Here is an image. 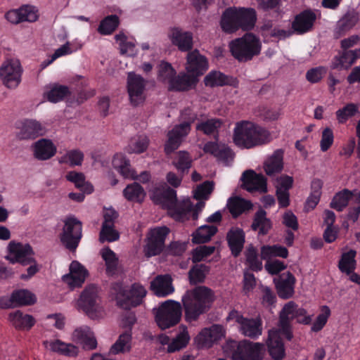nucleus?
I'll use <instances>...</instances> for the list:
<instances>
[{
  "label": "nucleus",
  "instance_id": "nucleus-16",
  "mask_svg": "<svg viewBox=\"0 0 360 360\" xmlns=\"http://www.w3.org/2000/svg\"><path fill=\"white\" fill-rule=\"evenodd\" d=\"M316 20V13L311 9H306L296 15L292 22V29L297 34L310 32Z\"/></svg>",
  "mask_w": 360,
  "mask_h": 360
},
{
  "label": "nucleus",
  "instance_id": "nucleus-62",
  "mask_svg": "<svg viewBox=\"0 0 360 360\" xmlns=\"http://www.w3.org/2000/svg\"><path fill=\"white\" fill-rule=\"evenodd\" d=\"M286 304H291L292 307L290 319L295 318L300 323L309 325L311 322V316L307 315V311L303 308H299L294 302H289Z\"/></svg>",
  "mask_w": 360,
  "mask_h": 360
},
{
  "label": "nucleus",
  "instance_id": "nucleus-12",
  "mask_svg": "<svg viewBox=\"0 0 360 360\" xmlns=\"http://www.w3.org/2000/svg\"><path fill=\"white\" fill-rule=\"evenodd\" d=\"M146 87V80L139 75L129 72L127 77V92L131 103L137 106L145 100L143 92Z\"/></svg>",
  "mask_w": 360,
  "mask_h": 360
},
{
  "label": "nucleus",
  "instance_id": "nucleus-17",
  "mask_svg": "<svg viewBox=\"0 0 360 360\" xmlns=\"http://www.w3.org/2000/svg\"><path fill=\"white\" fill-rule=\"evenodd\" d=\"M295 277L290 271L283 273L278 278H275L274 283L278 297L284 300L291 298L295 293Z\"/></svg>",
  "mask_w": 360,
  "mask_h": 360
},
{
  "label": "nucleus",
  "instance_id": "nucleus-55",
  "mask_svg": "<svg viewBox=\"0 0 360 360\" xmlns=\"http://www.w3.org/2000/svg\"><path fill=\"white\" fill-rule=\"evenodd\" d=\"M84 153L79 149L67 151L59 160L60 164H69L71 167L80 166L84 160Z\"/></svg>",
  "mask_w": 360,
  "mask_h": 360
},
{
  "label": "nucleus",
  "instance_id": "nucleus-2",
  "mask_svg": "<svg viewBox=\"0 0 360 360\" xmlns=\"http://www.w3.org/2000/svg\"><path fill=\"white\" fill-rule=\"evenodd\" d=\"M270 141L271 134L267 129L250 122L238 123L234 129L233 141L240 148L249 149Z\"/></svg>",
  "mask_w": 360,
  "mask_h": 360
},
{
  "label": "nucleus",
  "instance_id": "nucleus-26",
  "mask_svg": "<svg viewBox=\"0 0 360 360\" xmlns=\"http://www.w3.org/2000/svg\"><path fill=\"white\" fill-rule=\"evenodd\" d=\"M198 82V79L190 73L179 72L176 74L168 90L171 91H186L194 88Z\"/></svg>",
  "mask_w": 360,
  "mask_h": 360
},
{
  "label": "nucleus",
  "instance_id": "nucleus-63",
  "mask_svg": "<svg viewBox=\"0 0 360 360\" xmlns=\"http://www.w3.org/2000/svg\"><path fill=\"white\" fill-rule=\"evenodd\" d=\"M246 262L250 269L254 271L262 269V261L258 258L257 250L254 247H250L246 252Z\"/></svg>",
  "mask_w": 360,
  "mask_h": 360
},
{
  "label": "nucleus",
  "instance_id": "nucleus-58",
  "mask_svg": "<svg viewBox=\"0 0 360 360\" xmlns=\"http://www.w3.org/2000/svg\"><path fill=\"white\" fill-rule=\"evenodd\" d=\"M193 210V205L189 200H184L182 202L176 203L175 207L170 210L173 215L179 220L184 221L188 219Z\"/></svg>",
  "mask_w": 360,
  "mask_h": 360
},
{
  "label": "nucleus",
  "instance_id": "nucleus-41",
  "mask_svg": "<svg viewBox=\"0 0 360 360\" xmlns=\"http://www.w3.org/2000/svg\"><path fill=\"white\" fill-rule=\"evenodd\" d=\"M218 229L215 226L203 225L199 227L193 234L192 242L195 244H202L209 242L216 234Z\"/></svg>",
  "mask_w": 360,
  "mask_h": 360
},
{
  "label": "nucleus",
  "instance_id": "nucleus-33",
  "mask_svg": "<svg viewBox=\"0 0 360 360\" xmlns=\"http://www.w3.org/2000/svg\"><path fill=\"white\" fill-rule=\"evenodd\" d=\"M252 206L251 201L239 196L231 197L227 202L229 211L234 219L238 218L243 213L252 210Z\"/></svg>",
  "mask_w": 360,
  "mask_h": 360
},
{
  "label": "nucleus",
  "instance_id": "nucleus-21",
  "mask_svg": "<svg viewBox=\"0 0 360 360\" xmlns=\"http://www.w3.org/2000/svg\"><path fill=\"white\" fill-rule=\"evenodd\" d=\"M98 300V290L94 285L86 287L82 292L77 302L78 307L86 314L96 311Z\"/></svg>",
  "mask_w": 360,
  "mask_h": 360
},
{
  "label": "nucleus",
  "instance_id": "nucleus-57",
  "mask_svg": "<svg viewBox=\"0 0 360 360\" xmlns=\"http://www.w3.org/2000/svg\"><path fill=\"white\" fill-rule=\"evenodd\" d=\"M70 94V91L68 86L60 84H55L46 93V96L49 101L51 103H57L62 101Z\"/></svg>",
  "mask_w": 360,
  "mask_h": 360
},
{
  "label": "nucleus",
  "instance_id": "nucleus-10",
  "mask_svg": "<svg viewBox=\"0 0 360 360\" xmlns=\"http://www.w3.org/2000/svg\"><path fill=\"white\" fill-rule=\"evenodd\" d=\"M10 257L8 259L12 264L19 263L22 266H27L34 262V252L32 246L28 244H22L12 240L8 245Z\"/></svg>",
  "mask_w": 360,
  "mask_h": 360
},
{
  "label": "nucleus",
  "instance_id": "nucleus-6",
  "mask_svg": "<svg viewBox=\"0 0 360 360\" xmlns=\"http://www.w3.org/2000/svg\"><path fill=\"white\" fill-rule=\"evenodd\" d=\"M116 293L117 306L123 309L129 310L136 307L143 302L147 291L139 283H133L129 288L118 286Z\"/></svg>",
  "mask_w": 360,
  "mask_h": 360
},
{
  "label": "nucleus",
  "instance_id": "nucleus-61",
  "mask_svg": "<svg viewBox=\"0 0 360 360\" xmlns=\"http://www.w3.org/2000/svg\"><path fill=\"white\" fill-rule=\"evenodd\" d=\"M331 311L328 306H321V313L317 316L315 321L313 323L312 326L311 328V330L315 333L321 330L326 326Z\"/></svg>",
  "mask_w": 360,
  "mask_h": 360
},
{
  "label": "nucleus",
  "instance_id": "nucleus-9",
  "mask_svg": "<svg viewBox=\"0 0 360 360\" xmlns=\"http://www.w3.org/2000/svg\"><path fill=\"white\" fill-rule=\"evenodd\" d=\"M22 67L18 60L11 59L4 62L0 68V78L9 89L17 87L21 81Z\"/></svg>",
  "mask_w": 360,
  "mask_h": 360
},
{
  "label": "nucleus",
  "instance_id": "nucleus-40",
  "mask_svg": "<svg viewBox=\"0 0 360 360\" xmlns=\"http://www.w3.org/2000/svg\"><path fill=\"white\" fill-rule=\"evenodd\" d=\"M146 195L143 188L136 182L128 184L123 190L124 197L131 202H141L143 201Z\"/></svg>",
  "mask_w": 360,
  "mask_h": 360
},
{
  "label": "nucleus",
  "instance_id": "nucleus-22",
  "mask_svg": "<svg viewBox=\"0 0 360 360\" xmlns=\"http://www.w3.org/2000/svg\"><path fill=\"white\" fill-rule=\"evenodd\" d=\"M226 240L231 255L237 257L240 255L244 248L245 233L239 227H232L226 233Z\"/></svg>",
  "mask_w": 360,
  "mask_h": 360
},
{
  "label": "nucleus",
  "instance_id": "nucleus-30",
  "mask_svg": "<svg viewBox=\"0 0 360 360\" xmlns=\"http://www.w3.org/2000/svg\"><path fill=\"white\" fill-rule=\"evenodd\" d=\"M292 307L291 304H285L279 319V328L278 330H271L277 331L280 337L284 336L286 340L290 341L293 337L290 326V314H292Z\"/></svg>",
  "mask_w": 360,
  "mask_h": 360
},
{
  "label": "nucleus",
  "instance_id": "nucleus-34",
  "mask_svg": "<svg viewBox=\"0 0 360 360\" xmlns=\"http://www.w3.org/2000/svg\"><path fill=\"white\" fill-rule=\"evenodd\" d=\"M5 18L13 24H18L24 21L33 22L37 20V15L27 6L22 7L18 10H11L5 14Z\"/></svg>",
  "mask_w": 360,
  "mask_h": 360
},
{
  "label": "nucleus",
  "instance_id": "nucleus-50",
  "mask_svg": "<svg viewBox=\"0 0 360 360\" xmlns=\"http://www.w3.org/2000/svg\"><path fill=\"white\" fill-rule=\"evenodd\" d=\"M356 254L355 250H350L342 255L338 264V267L342 272L350 274L354 270L356 265Z\"/></svg>",
  "mask_w": 360,
  "mask_h": 360
},
{
  "label": "nucleus",
  "instance_id": "nucleus-54",
  "mask_svg": "<svg viewBox=\"0 0 360 360\" xmlns=\"http://www.w3.org/2000/svg\"><path fill=\"white\" fill-rule=\"evenodd\" d=\"M190 336L186 327H184L183 331L179 333L168 345L167 352L169 353H173L186 347L188 344Z\"/></svg>",
  "mask_w": 360,
  "mask_h": 360
},
{
  "label": "nucleus",
  "instance_id": "nucleus-3",
  "mask_svg": "<svg viewBox=\"0 0 360 360\" xmlns=\"http://www.w3.org/2000/svg\"><path fill=\"white\" fill-rule=\"evenodd\" d=\"M231 56L238 62H248L259 55L262 49L260 39L253 33H245L229 43Z\"/></svg>",
  "mask_w": 360,
  "mask_h": 360
},
{
  "label": "nucleus",
  "instance_id": "nucleus-51",
  "mask_svg": "<svg viewBox=\"0 0 360 360\" xmlns=\"http://www.w3.org/2000/svg\"><path fill=\"white\" fill-rule=\"evenodd\" d=\"M52 351L66 356H75L78 349L72 344L65 343L60 340H56L50 344Z\"/></svg>",
  "mask_w": 360,
  "mask_h": 360
},
{
  "label": "nucleus",
  "instance_id": "nucleus-36",
  "mask_svg": "<svg viewBox=\"0 0 360 360\" xmlns=\"http://www.w3.org/2000/svg\"><path fill=\"white\" fill-rule=\"evenodd\" d=\"M283 168V151L281 150L275 151L274 154L265 161L264 165V171L269 176L280 173Z\"/></svg>",
  "mask_w": 360,
  "mask_h": 360
},
{
  "label": "nucleus",
  "instance_id": "nucleus-1",
  "mask_svg": "<svg viewBox=\"0 0 360 360\" xmlns=\"http://www.w3.org/2000/svg\"><path fill=\"white\" fill-rule=\"evenodd\" d=\"M215 300L214 292L205 285L187 290L181 297V303L172 300L162 302L155 315L158 326L165 330L176 326L181 320L182 309L187 323L197 321L207 314Z\"/></svg>",
  "mask_w": 360,
  "mask_h": 360
},
{
  "label": "nucleus",
  "instance_id": "nucleus-53",
  "mask_svg": "<svg viewBox=\"0 0 360 360\" xmlns=\"http://www.w3.org/2000/svg\"><path fill=\"white\" fill-rule=\"evenodd\" d=\"M176 74V70L169 63L162 61L159 65L158 80L164 84H167L168 86L171 84Z\"/></svg>",
  "mask_w": 360,
  "mask_h": 360
},
{
  "label": "nucleus",
  "instance_id": "nucleus-13",
  "mask_svg": "<svg viewBox=\"0 0 360 360\" xmlns=\"http://www.w3.org/2000/svg\"><path fill=\"white\" fill-rule=\"evenodd\" d=\"M264 345L248 340L237 343L235 355L241 360H262Z\"/></svg>",
  "mask_w": 360,
  "mask_h": 360
},
{
  "label": "nucleus",
  "instance_id": "nucleus-27",
  "mask_svg": "<svg viewBox=\"0 0 360 360\" xmlns=\"http://www.w3.org/2000/svg\"><path fill=\"white\" fill-rule=\"evenodd\" d=\"M266 346L268 352L274 360H282L285 356L284 344L278 332L269 331Z\"/></svg>",
  "mask_w": 360,
  "mask_h": 360
},
{
  "label": "nucleus",
  "instance_id": "nucleus-29",
  "mask_svg": "<svg viewBox=\"0 0 360 360\" xmlns=\"http://www.w3.org/2000/svg\"><path fill=\"white\" fill-rule=\"evenodd\" d=\"M239 30H252L257 21V13L252 8H237Z\"/></svg>",
  "mask_w": 360,
  "mask_h": 360
},
{
  "label": "nucleus",
  "instance_id": "nucleus-48",
  "mask_svg": "<svg viewBox=\"0 0 360 360\" xmlns=\"http://www.w3.org/2000/svg\"><path fill=\"white\" fill-rule=\"evenodd\" d=\"M288 256V249L281 245H264L261 249V257L262 259H269L275 257L287 258Z\"/></svg>",
  "mask_w": 360,
  "mask_h": 360
},
{
  "label": "nucleus",
  "instance_id": "nucleus-15",
  "mask_svg": "<svg viewBox=\"0 0 360 360\" xmlns=\"http://www.w3.org/2000/svg\"><path fill=\"white\" fill-rule=\"evenodd\" d=\"M208 68V61L205 56L201 55L198 50L189 51L186 57V70L188 73L195 75L196 78L202 75Z\"/></svg>",
  "mask_w": 360,
  "mask_h": 360
},
{
  "label": "nucleus",
  "instance_id": "nucleus-32",
  "mask_svg": "<svg viewBox=\"0 0 360 360\" xmlns=\"http://www.w3.org/2000/svg\"><path fill=\"white\" fill-rule=\"evenodd\" d=\"M272 228V222L266 217V212L260 208L255 214L251 224L252 231H258L259 235L265 236L268 234Z\"/></svg>",
  "mask_w": 360,
  "mask_h": 360
},
{
  "label": "nucleus",
  "instance_id": "nucleus-47",
  "mask_svg": "<svg viewBox=\"0 0 360 360\" xmlns=\"http://www.w3.org/2000/svg\"><path fill=\"white\" fill-rule=\"evenodd\" d=\"M352 195L353 192L347 188L338 192L333 197L330 204V207L339 212L342 211L347 206L350 200L352 199Z\"/></svg>",
  "mask_w": 360,
  "mask_h": 360
},
{
  "label": "nucleus",
  "instance_id": "nucleus-7",
  "mask_svg": "<svg viewBox=\"0 0 360 360\" xmlns=\"http://www.w3.org/2000/svg\"><path fill=\"white\" fill-rule=\"evenodd\" d=\"M227 321H234L237 325L238 331L244 336L256 340L262 333V320L259 316L248 318L244 316L240 311L233 309L226 318Z\"/></svg>",
  "mask_w": 360,
  "mask_h": 360
},
{
  "label": "nucleus",
  "instance_id": "nucleus-37",
  "mask_svg": "<svg viewBox=\"0 0 360 360\" xmlns=\"http://www.w3.org/2000/svg\"><path fill=\"white\" fill-rule=\"evenodd\" d=\"M101 257L105 261V273L108 276H113L118 272L119 259L116 254L108 247L101 250Z\"/></svg>",
  "mask_w": 360,
  "mask_h": 360
},
{
  "label": "nucleus",
  "instance_id": "nucleus-5",
  "mask_svg": "<svg viewBox=\"0 0 360 360\" xmlns=\"http://www.w3.org/2000/svg\"><path fill=\"white\" fill-rule=\"evenodd\" d=\"M60 233V240L66 249L75 252L82 238V223L74 215L66 217Z\"/></svg>",
  "mask_w": 360,
  "mask_h": 360
},
{
  "label": "nucleus",
  "instance_id": "nucleus-4",
  "mask_svg": "<svg viewBox=\"0 0 360 360\" xmlns=\"http://www.w3.org/2000/svg\"><path fill=\"white\" fill-rule=\"evenodd\" d=\"M184 121L168 131V139L165 145V151L167 154H170L176 150L182 139L186 137L191 131V125L195 122L197 115L193 113L191 110H185L182 113Z\"/></svg>",
  "mask_w": 360,
  "mask_h": 360
},
{
  "label": "nucleus",
  "instance_id": "nucleus-45",
  "mask_svg": "<svg viewBox=\"0 0 360 360\" xmlns=\"http://www.w3.org/2000/svg\"><path fill=\"white\" fill-rule=\"evenodd\" d=\"M210 270V266L204 264H194L188 271L190 284L197 285L205 281L206 275Z\"/></svg>",
  "mask_w": 360,
  "mask_h": 360
},
{
  "label": "nucleus",
  "instance_id": "nucleus-43",
  "mask_svg": "<svg viewBox=\"0 0 360 360\" xmlns=\"http://www.w3.org/2000/svg\"><path fill=\"white\" fill-rule=\"evenodd\" d=\"M223 122L219 118L208 119L205 121L199 122L196 125V130L202 131L204 134L210 136L214 135L217 139L219 129L221 128Z\"/></svg>",
  "mask_w": 360,
  "mask_h": 360
},
{
  "label": "nucleus",
  "instance_id": "nucleus-14",
  "mask_svg": "<svg viewBox=\"0 0 360 360\" xmlns=\"http://www.w3.org/2000/svg\"><path fill=\"white\" fill-rule=\"evenodd\" d=\"M240 180L242 188L249 192L259 191L267 192V179L262 174H257L252 169L245 171Z\"/></svg>",
  "mask_w": 360,
  "mask_h": 360
},
{
  "label": "nucleus",
  "instance_id": "nucleus-35",
  "mask_svg": "<svg viewBox=\"0 0 360 360\" xmlns=\"http://www.w3.org/2000/svg\"><path fill=\"white\" fill-rule=\"evenodd\" d=\"M203 150L206 153H210L219 160L228 161L232 157V150L226 146H220L216 142L208 141L203 147Z\"/></svg>",
  "mask_w": 360,
  "mask_h": 360
},
{
  "label": "nucleus",
  "instance_id": "nucleus-44",
  "mask_svg": "<svg viewBox=\"0 0 360 360\" xmlns=\"http://www.w3.org/2000/svg\"><path fill=\"white\" fill-rule=\"evenodd\" d=\"M172 164L180 174L185 175L188 173L192 166V159L188 153L179 151L173 159Z\"/></svg>",
  "mask_w": 360,
  "mask_h": 360
},
{
  "label": "nucleus",
  "instance_id": "nucleus-31",
  "mask_svg": "<svg viewBox=\"0 0 360 360\" xmlns=\"http://www.w3.org/2000/svg\"><path fill=\"white\" fill-rule=\"evenodd\" d=\"M151 287L158 297H166L174 291L172 279L167 274L158 276L152 282Z\"/></svg>",
  "mask_w": 360,
  "mask_h": 360
},
{
  "label": "nucleus",
  "instance_id": "nucleus-28",
  "mask_svg": "<svg viewBox=\"0 0 360 360\" xmlns=\"http://www.w3.org/2000/svg\"><path fill=\"white\" fill-rule=\"evenodd\" d=\"M220 27L226 34H233L239 30L238 12L236 7H229L221 14Z\"/></svg>",
  "mask_w": 360,
  "mask_h": 360
},
{
  "label": "nucleus",
  "instance_id": "nucleus-18",
  "mask_svg": "<svg viewBox=\"0 0 360 360\" xmlns=\"http://www.w3.org/2000/svg\"><path fill=\"white\" fill-rule=\"evenodd\" d=\"M88 275L87 270L77 261H72L70 273L63 276V281L72 289L81 287Z\"/></svg>",
  "mask_w": 360,
  "mask_h": 360
},
{
  "label": "nucleus",
  "instance_id": "nucleus-46",
  "mask_svg": "<svg viewBox=\"0 0 360 360\" xmlns=\"http://www.w3.org/2000/svg\"><path fill=\"white\" fill-rule=\"evenodd\" d=\"M65 178L68 181L73 183L77 188L87 193L93 191V186L85 181V176L82 172L71 171L67 173Z\"/></svg>",
  "mask_w": 360,
  "mask_h": 360
},
{
  "label": "nucleus",
  "instance_id": "nucleus-24",
  "mask_svg": "<svg viewBox=\"0 0 360 360\" xmlns=\"http://www.w3.org/2000/svg\"><path fill=\"white\" fill-rule=\"evenodd\" d=\"M225 335L222 326L214 324L210 328H203L197 338L198 343L202 347H210L214 342L221 340Z\"/></svg>",
  "mask_w": 360,
  "mask_h": 360
},
{
  "label": "nucleus",
  "instance_id": "nucleus-64",
  "mask_svg": "<svg viewBox=\"0 0 360 360\" xmlns=\"http://www.w3.org/2000/svg\"><path fill=\"white\" fill-rule=\"evenodd\" d=\"M358 111L357 106L354 103L347 104L336 112V116L340 123L345 122L349 117L354 116Z\"/></svg>",
  "mask_w": 360,
  "mask_h": 360
},
{
  "label": "nucleus",
  "instance_id": "nucleus-20",
  "mask_svg": "<svg viewBox=\"0 0 360 360\" xmlns=\"http://www.w3.org/2000/svg\"><path fill=\"white\" fill-rule=\"evenodd\" d=\"M204 84L206 86L210 87L224 86L238 87L239 82L236 77L226 75L218 70H212L205 77Z\"/></svg>",
  "mask_w": 360,
  "mask_h": 360
},
{
  "label": "nucleus",
  "instance_id": "nucleus-23",
  "mask_svg": "<svg viewBox=\"0 0 360 360\" xmlns=\"http://www.w3.org/2000/svg\"><path fill=\"white\" fill-rule=\"evenodd\" d=\"M34 157L38 160H48L57 152V148L51 139H41L32 145Z\"/></svg>",
  "mask_w": 360,
  "mask_h": 360
},
{
  "label": "nucleus",
  "instance_id": "nucleus-42",
  "mask_svg": "<svg viewBox=\"0 0 360 360\" xmlns=\"http://www.w3.org/2000/svg\"><path fill=\"white\" fill-rule=\"evenodd\" d=\"M360 57V49L343 50L340 58H336L333 68H349Z\"/></svg>",
  "mask_w": 360,
  "mask_h": 360
},
{
  "label": "nucleus",
  "instance_id": "nucleus-38",
  "mask_svg": "<svg viewBox=\"0 0 360 360\" xmlns=\"http://www.w3.org/2000/svg\"><path fill=\"white\" fill-rule=\"evenodd\" d=\"M155 202L163 208L171 210L177 202L176 191L168 187L155 196Z\"/></svg>",
  "mask_w": 360,
  "mask_h": 360
},
{
  "label": "nucleus",
  "instance_id": "nucleus-52",
  "mask_svg": "<svg viewBox=\"0 0 360 360\" xmlns=\"http://www.w3.org/2000/svg\"><path fill=\"white\" fill-rule=\"evenodd\" d=\"M119 24L120 20L117 15H108L101 21L98 32L102 35L111 34L117 29Z\"/></svg>",
  "mask_w": 360,
  "mask_h": 360
},
{
  "label": "nucleus",
  "instance_id": "nucleus-59",
  "mask_svg": "<svg viewBox=\"0 0 360 360\" xmlns=\"http://www.w3.org/2000/svg\"><path fill=\"white\" fill-rule=\"evenodd\" d=\"M120 238L119 232L115 229V225L102 224L99 233V240L101 243L114 242Z\"/></svg>",
  "mask_w": 360,
  "mask_h": 360
},
{
  "label": "nucleus",
  "instance_id": "nucleus-19",
  "mask_svg": "<svg viewBox=\"0 0 360 360\" xmlns=\"http://www.w3.org/2000/svg\"><path fill=\"white\" fill-rule=\"evenodd\" d=\"M169 37L172 44L177 46L181 51H190L193 48V34L191 32L184 31L179 27H172Z\"/></svg>",
  "mask_w": 360,
  "mask_h": 360
},
{
  "label": "nucleus",
  "instance_id": "nucleus-39",
  "mask_svg": "<svg viewBox=\"0 0 360 360\" xmlns=\"http://www.w3.org/2000/svg\"><path fill=\"white\" fill-rule=\"evenodd\" d=\"M131 349V332L126 330L120 335L118 339L112 345L110 353L117 354L119 353L128 352Z\"/></svg>",
  "mask_w": 360,
  "mask_h": 360
},
{
  "label": "nucleus",
  "instance_id": "nucleus-56",
  "mask_svg": "<svg viewBox=\"0 0 360 360\" xmlns=\"http://www.w3.org/2000/svg\"><path fill=\"white\" fill-rule=\"evenodd\" d=\"M359 20L358 15L354 12L347 13L338 22L337 32L340 34H345L352 29Z\"/></svg>",
  "mask_w": 360,
  "mask_h": 360
},
{
  "label": "nucleus",
  "instance_id": "nucleus-8",
  "mask_svg": "<svg viewBox=\"0 0 360 360\" xmlns=\"http://www.w3.org/2000/svg\"><path fill=\"white\" fill-rule=\"evenodd\" d=\"M169 232L170 230L167 226L155 227L150 231L144 248L146 257H151L161 254L165 248L166 237Z\"/></svg>",
  "mask_w": 360,
  "mask_h": 360
},
{
  "label": "nucleus",
  "instance_id": "nucleus-49",
  "mask_svg": "<svg viewBox=\"0 0 360 360\" xmlns=\"http://www.w3.org/2000/svg\"><path fill=\"white\" fill-rule=\"evenodd\" d=\"M13 300L15 307L28 306L35 303L36 297L28 290L21 289L13 292Z\"/></svg>",
  "mask_w": 360,
  "mask_h": 360
},
{
  "label": "nucleus",
  "instance_id": "nucleus-11",
  "mask_svg": "<svg viewBox=\"0 0 360 360\" xmlns=\"http://www.w3.org/2000/svg\"><path fill=\"white\" fill-rule=\"evenodd\" d=\"M17 137L20 140L34 139L44 136L45 127L39 121L33 119H24L16 123Z\"/></svg>",
  "mask_w": 360,
  "mask_h": 360
},
{
  "label": "nucleus",
  "instance_id": "nucleus-25",
  "mask_svg": "<svg viewBox=\"0 0 360 360\" xmlns=\"http://www.w3.org/2000/svg\"><path fill=\"white\" fill-rule=\"evenodd\" d=\"M8 321L18 330L29 331L35 325V319L21 310H15L8 314Z\"/></svg>",
  "mask_w": 360,
  "mask_h": 360
},
{
  "label": "nucleus",
  "instance_id": "nucleus-60",
  "mask_svg": "<svg viewBox=\"0 0 360 360\" xmlns=\"http://www.w3.org/2000/svg\"><path fill=\"white\" fill-rule=\"evenodd\" d=\"M149 143V139L146 136H139L136 139H131L128 145L129 153H141L144 152Z\"/></svg>",
  "mask_w": 360,
  "mask_h": 360
}]
</instances>
